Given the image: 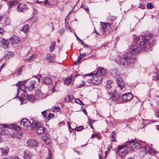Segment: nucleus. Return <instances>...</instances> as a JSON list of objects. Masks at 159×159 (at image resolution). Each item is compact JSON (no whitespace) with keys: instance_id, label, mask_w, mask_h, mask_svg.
<instances>
[{"instance_id":"15","label":"nucleus","mask_w":159,"mask_h":159,"mask_svg":"<svg viewBox=\"0 0 159 159\" xmlns=\"http://www.w3.org/2000/svg\"><path fill=\"white\" fill-rule=\"evenodd\" d=\"M35 82L34 80H31L30 82V85L27 86L26 89H25V91L27 90L31 91L33 89L34 87V84Z\"/></svg>"},{"instance_id":"40","label":"nucleus","mask_w":159,"mask_h":159,"mask_svg":"<svg viewBox=\"0 0 159 159\" xmlns=\"http://www.w3.org/2000/svg\"><path fill=\"white\" fill-rule=\"evenodd\" d=\"M84 129V127L83 126H81L76 127L75 129V130L76 131H80Z\"/></svg>"},{"instance_id":"31","label":"nucleus","mask_w":159,"mask_h":159,"mask_svg":"<svg viewBox=\"0 0 159 159\" xmlns=\"http://www.w3.org/2000/svg\"><path fill=\"white\" fill-rule=\"evenodd\" d=\"M113 82L110 80H108L107 81V84L106 87L108 89H110L112 87V85Z\"/></svg>"},{"instance_id":"13","label":"nucleus","mask_w":159,"mask_h":159,"mask_svg":"<svg viewBox=\"0 0 159 159\" xmlns=\"http://www.w3.org/2000/svg\"><path fill=\"white\" fill-rule=\"evenodd\" d=\"M20 124L25 127H28L31 125L30 121L27 119H23L20 122Z\"/></svg>"},{"instance_id":"7","label":"nucleus","mask_w":159,"mask_h":159,"mask_svg":"<svg viewBox=\"0 0 159 159\" xmlns=\"http://www.w3.org/2000/svg\"><path fill=\"white\" fill-rule=\"evenodd\" d=\"M134 140H132L129 142V147L133 149H140L142 146L139 143L134 142Z\"/></svg>"},{"instance_id":"26","label":"nucleus","mask_w":159,"mask_h":159,"mask_svg":"<svg viewBox=\"0 0 159 159\" xmlns=\"http://www.w3.org/2000/svg\"><path fill=\"white\" fill-rule=\"evenodd\" d=\"M12 41H13L14 43H17L20 41V39L19 37L16 36H13L12 37Z\"/></svg>"},{"instance_id":"30","label":"nucleus","mask_w":159,"mask_h":159,"mask_svg":"<svg viewBox=\"0 0 159 159\" xmlns=\"http://www.w3.org/2000/svg\"><path fill=\"white\" fill-rule=\"evenodd\" d=\"M29 28V25L28 24H25L23 26L21 31L25 33L28 31Z\"/></svg>"},{"instance_id":"17","label":"nucleus","mask_w":159,"mask_h":159,"mask_svg":"<svg viewBox=\"0 0 159 159\" xmlns=\"http://www.w3.org/2000/svg\"><path fill=\"white\" fill-rule=\"evenodd\" d=\"M107 72L106 70L101 67L98 69L97 72V74H99L102 75H105L107 74Z\"/></svg>"},{"instance_id":"34","label":"nucleus","mask_w":159,"mask_h":159,"mask_svg":"<svg viewBox=\"0 0 159 159\" xmlns=\"http://www.w3.org/2000/svg\"><path fill=\"white\" fill-rule=\"evenodd\" d=\"M116 16H111L109 17H108L107 20H108V21L110 23H109L111 25H112V24L111 21H114L115 20H116Z\"/></svg>"},{"instance_id":"49","label":"nucleus","mask_w":159,"mask_h":159,"mask_svg":"<svg viewBox=\"0 0 159 159\" xmlns=\"http://www.w3.org/2000/svg\"><path fill=\"white\" fill-rule=\"evenodd\" d=\"M44 142L47 144H50L51 142L50 139V138L48 139H47L46 141H44Z\"/></svg>"},{"instance_id":"63","label":"nucleus","mask_w":159,"mask_h":159,"mask_svg":"<svg viewBox=\"0 0 159 159\" xmlns=\"http://www.w3.org/2000/svg\"><path fill=\"white\" fill-rule=\"evenodd\" d=\"M75 36L76 37L77 39L79 41H80V40H81L78 36H77V35L75 34Z\"/></svg>"},{"instance_id":"61","label":"nucleus","mask_w":159,"mask_h":159,"mask_svg":"<svg viewBox=\"0 0 159 159\" xmlns=\"http://www.w3.org/2000/svg\"><path fill=\"white\" fill-rule=\"evenodd\" d=\"M93 136H94V137H96L97 138H98L99 137V136L98 134H94Z\"/></svg>"},{"instance_id":"39","label":"nucleus","mask_w":159,"mask_h":159,"mask_svg":"<svg viewBox=\"0 0 159 159\" xmlns=\"http://www.w3.org/2000/svg\"><path fill=\"white\" fill-rule=\"evenodd\" d=\"M84 85H85L84 82L83 81H81L80 83H78L76 84V87L78 88H80Z\"/></svg>"},{"instance_id":"20","label":"nucleus","mask_w":159,"mask_h":159,"mask_svg":"<svg viewBox=\"0 0 159 159\" xmlns=\"http://www.w3.org/2000/svg\"><path fill=\"white\" fill-rule=\"evenodd\" d=\"M0 150L2 152V154H3L5 156H6L8 153L9 149L7 147H6L4 148H0Z\"/></svg>"},{"instance_id":"33","label":"nucleus","mask_w":159,"mask_h":159,"mask_svg":"<svg viewBox=\"0 0 159 159\" xmlns=\"http://www.w3.org/2000/svg\"><path fill=\"white\" fill-rule=\"evenodd\" d=\"M27 96L28 99L31 102H33L36 98L35 97L31 95H27Z\"/></svg>"},{"instance_id":"4","label":"nucleus","mask_w":159,"mask_h":159,"mask_svg":"<svg viewBox=\"0 0 159 159\" xmlns=\"http://www.w3.org/2000/svg\"><path fill=\"white\" fill-rule=\"evenodd\" d=\"M118 88L116 87L115 90L113 91L114 93L112 94V96L111 97V99L114 101H117L120 98V94H121L120 92L119 91Z\"/></svg>"},{"instance_id":"38","label":"nucleus","mask_w":159,"mask_h":159,"mask_svg":"<svg viewBox=\"0 0 159 159\" xmlns=\"http://www.w3.org/2000/svg\"><path fill=\"white\" fill-rule=\"evenodd\" d=\"M147 8L149 9H152L153 8V5L151 3H148L147 4Z\"/></svg>"},{"instance_id":"42","label":"nucleus","mask_w":159,"mask_h":159,"mask_svg":"<svg viewBox=\"0 0 159 159\" xmlns=\"http://www.w3.org/2000/svg\"><path fill=\"white\" fill-rule=\"evenodd\" d=\"M75 101L76 102L79 104L80 105H84L83 102L79 99H76L75 100Z\"/></svg>"},{"instance_id":"19","label":"nucleus","mask_w":159,"mask_h":159,"mask_svg":"<svg viewBox=\"0 0 159 159\" xmlns=\"http://www.w3.org/2000/svg\"><path fill=\"white\" fill-rule=\"evenodd\" d=\"M35 94L36 98H37V99H39L40 98H42L43 96L41 91L38 89H37L36 91L35 92Z\"/></svg>"},{"instance_id":"44","label":"nucleus","mask_w":159,"mask_h":159,"mask_svg":"<svg viewBox=\"0 0 159 159\" xmlns=\"http://www.w3.org/2000/svg\"><path fill=\"white\" fill-rule=\"evenodd\" d=\"M37 2L39 3H41L43 2L44 4L45 5H47L49 4V3L48 2V0H45V1H43L42 2L39 1L38 0H37Z\"/></svg>"},{"instance_id":"47","label":"nucleus","mask_w":159,"mask_h":159,"mask_svg":"<svg viewBox=\"0 0 159 159\" xmlns=\"http://www.w3.org/2000/svg\"><path fill=\"white\" fill-rule=\"evenodd\" d=\"M138 7L142 9H144L145 8V5L141 3L139 4V6Z\"/></svg>"},{"instance_id":"16","label":"nucleus","mask_w":159,"mask_h":159,"mask_svg":"<svg viewBox=\"0 0 159 159\" xmlns=\"http://www.w3.org/2000/svg\"><path fill=\"white\" fill-rule=\"evenodd\" d=\"M54 55L52 54H48L47 55V61L49 62H53L54 60Z\"/></svg>"},{"instance_id":"59","label":"nucleus","mask_w":159,"mask_h":159,"mask_svg":"<svg viewBox=\"0 0 159 159\" xmlns=\"http://www.w3.org/2000/svg\"><path fill=\"white\" fill-rule=\"evenodd\" d=\"M93 122H94V121L92 120H91V121H89V125H92Z\"/></svg>"},{"instance_id":"25","label":"nucleus","mask_w":159,"mask_h":159,"mask_svg":"<svg viewBox=\"0 0 159 159\" xmlns=\"http://www.w3.org/2000/svg\"><path fill=\"white\" fill-rule=\"evenodd\" d=\"M18 3L17 0H12L8 2V5L10 7H11L13 6L16 5Z\"/></svg>"},{"instance_id":"56","label":"nucleus","mask_w":159,"mask_h":159,"mask_svg":"<svg viewBox=\"0 0 159 159\" xmlns=\"http://www.w3.org/2000/svg\"><path fill=\"white\" fill-rule=\"evenodd\" d=\"M4 30L2 28H0V34H2L3 35L4 34Z\"/></svg>"},{"instance_id":"43","label":"nucleus","mask_w":159,"mask_h":159,"mask_svg":"<svg viewBox=\"0 0 159 159\" xmlns=\"http://www.w3.org/2000/svg\"><path fill=\"white\" fill-rule=\"evenodd\" d=\"M54 116V114L50 113L48 115L47 119L48 120H49L50 119L52 118Z\"/></svg>"},{"instance_id":"6","label":"nucleus","mask_w":159,"mask_h":159,"mask_svg":"<svg viewBox=\"0 0 159 159\" xmlns=\"http://www.w3.org/2000/svg\"><path fill=\"white\" fill-rule=\"evenodd\" d=\"M116 82L118 88V90H121L125 86V83L123 79L120 77L117 78L116 80Z\"/></svg>"},{"instance_id":"57","label":"nucleus","mask_w":159,"mask_h":159,"mask_svg":"<svg viewBox=\"0 0 159 159\" xmlns=\"http://www.w3.org/2000/svg\"><path fill=\"white\" fill-rule=\"evenodd\" d=\"M55 108L56 112H58V111H60V109L59 107H55Z\"/></svg>"},{"instance_id":"32","label":"nucleus","mask_w":159,"mask_h":159,"mask_svg":"<svg viewBox=\"0 0 159 159\" xmlns=\"http://www.w3.org/2000/svg\"><path fill=\"white\" fill-rule=\"evenodd\" d=\"M72 77L71 76L66 78L64 80L65 83L66 84H69L71 83L72 80Z\"/></svg>"},{"instance_id":"12","label":"nucleus","mask_w":159,"mask_h":159,"mask_svg":"<svg viewBox=\"0 0 159 159\" xmlns=\"http://www.w3.org/2000/svg\"><path fill=\"white\" fill-rule=\"evenodd\" d=\"M38 144L36 140L31 139H30L27 142V145L30 146H36Z\"/></svg>"},{"instance_id":"37","label":"nucleus","mask_w":159,"mask_h":159,"mask_svg":"<svg viewBox=\"0 0 159 159\" xmlns=\"http://www.w3.org/2000/svg\"><path fill=\"white\" fill-rule=\"evenodd\" d=\"M26 83V81H18V82L17 84H16V85L19 86H23Z\"/></svg>"},{"instance_id":"5","label":"nucleus","mask_w":159,"mask_h":159,"mask_svg":"<svg viewBox=\"0 0 159 159\" xmlns=\"http://www.w3.org/2000/svg\"><path fill=\"white\" fill-rule=\"evenodd\" d=\"M150 46V42L149 41L145 42L141 41L140 42V46L141 48L144 50L148 49Z\"/></svg>"},{"instance_id":"8","label":"nucleus","mask_w":159,"mask_h":159,"mask_svg":"<svg viewBox=\"0 0 159 159\" xmlns=\"http://www.w3.org/2000/svg\"><path fill=\"white\" fill-rule=\"evenodd\" d=\"M28 7L26 5L24 4L20 3L17 7V11L19 12H24L27 11Z\"/></svg>"},{"instance_id":"14","label":"nucleus","mask_w":159,"mask_h":159,"mask_svg":"<svg viewBox=\"0 0 159 159\" xmlns=\"http://www.w3.org/2000/svg\"><path fill=\"white\" fill-rule=\"evenodd\" d=\"M43 83L46 84H50L52 82V79L49 77H44L42 78Z\"/></svg>"},{"instance_id":"23","label":"nucleus","mask_w":159,"mask_h":159,"mask_svg":"<svg viewBox=\"0 0 159 159\" xmlns=\"http://www.w3.org/2000/svg\"><path fill=\"white\" fill-rule=\"evenodd\" d=\"M31 157V154L30 152L27 150H26L24 152V159H30Z\"/></svg>"},{"instance_id":"41","label":"nucleus","mask_w":159,"mask_h":159,"mask_svg":"<svg viewBox=\"0 0 159 159\" xmlns=\"http://www.w3.org/2000/svg\"><path fill=\"white\" fill-rule=\"evenodd\" d=\"M0 131H1V134L2 135L6 134L7 132L6 131L5 129L4 128L0 129Z\"/></svg>"},{"instance_id":"60","label":"nucleus","mask_w":159,"mask_h":159,"mask_svg":"<svg viewBox=\"0 0 159 159\" xmlns=\"http://www.w3.org/2000/svg\"><path fill=\"white\" fill-rule=\"evenodd\" d=\"M84 8L85 10V11H87V12H88V11L89 10L88 7H84Z\"/></svg>"},{"instance_id":"52","label":"nucleus","mask_w":159,"mask_h":159,"mask_svg":"<svg viewBox=\"0 0 159 159\" xmlns=\"http://www.w3.org/2000/svg\"><path fill=\"white\" fill-rule=\"evenodd\" d=\"M49 155L48 156V157L46 158V159H52V158L51 157V155L52 153H51V152L50 151H49L48 152Z\"/></svg>"},{"instance_id":"46","label":"nucleus","mask_w":159,"mask_h":159,"mask_svg":"<svg viewBox=\"0 0 159 159\" xmlns=\"http://www.w3.org/2000/svg\"><path fill=\"white\" fill-rule=\"evenodd\" d=\"M125 147V145H120L119 146L118 148V151L117 152H118L119 151H121L120 150L121 149H123Z\"/></svg>"},{"instance_id":"48","label":"nucleus","mask_w":159,"mask_h":159,"mask_svg":"<svg viewBox=\"0 0 159 159\" xmlns=\"http://www.w3.org/2000/svg\"><path fill=\"white\" fill-rule=\"evenodd\" d=\"M23 66H22V67H20L18 69V75H20L21 74V72H22V68L23 67Z\"/></svg>"},{"instance_id":"27","label":"nucleus","mask_w":159,"mask_h":159,"mask_svg":"<svg viewBox=\"0 0 159 159\" xmlns=\"http://www.w3.org/2000/svg\"><path fill=\"white\" fill-rule=\"evenodd\" d=\"M30 125L32 129H37L39 126H40V125L39 123L33 122Z\"/></svg>"},{"instance_id":"11","label":"nucleus","mask_w":159,"mask_h":159,"mask_svg":"<svg viewBox=\"0 0 159 159\" xmlns=\"http://www.w3.org/2000/svg\"><path fill=\"white\" fill-rule=\"evenodd\" d=\"M101 24V27L103 31L106 32L110 29L111 27V24L109 23H105L100 22Z\"/></svg>"},{"instance_id":"28","label":"nucleus","mask_w":159,"mask_h":159,"mask_svg":"<svg viewBox=\"0 0 159 159\" xmlns=\"http://www.w3.org/2000/svg\"><path fill=\"white\" fill-rule=\"evenodd\" d=\"M119 155L122 157H124L128 152V150L127 149H125L123 151H121L118 152Z\"/></svg>"},{"instance_id":"18","label":"nucleus","mask_w":159,"mask_h":159,"mask_svg":"<svg viewBox=\"0 0 159 159\" xmlns=\"http://www.w3.org/2000/svg\"><path fill=\"white\" fill-rule=\"evenodd\" d=\"M6 128L9 129L12 128L15 130H20V126L18 127L15 124H11V125H6Z\"/></svg>"},{"instance_id":"35","label":"nucleus","mask_w":159,"mask_h":159,"mask_svg":"<svg viewBox=\"0 0 159 159\" xmlns=\"http://www.w3.org/2000/svg\"><path fill=\"white\" fill-rule=\"evenodd\" d=\"M56 43V41L53 42L50 47V51L52 52L54 49Z\"/></svg>"},{"instance_id":"21","label":"nucleus","mask_w":159,"mask_h":159,"mask_svg":"<svg viewBox=\"0 0 159 159\" xmlns=\"http://www.w3.org/2000/svg\"><path fill=\"white\" fill-rule=\"evenodd\" d=\"M45 130V128L40 126L38 128L37 132L38 134H42L44 133Z\"/></svg>"},{"instance_id":"36","label":"nucleus","mask_w":159,"mask_h":159,"mask_svg":"<svg viewBox=\"0 0 159 159\" xmlns=\"http://www.w3.org/2000/svg\"><path fill=\"white\" fill-rule=\"evenodd\" d=\"M115 134L114 133V131H113L112 133H111V140L112 141H116H116L115 139V138L114 137V135Z\"/></svg>"},{"instance_id":"10","label":"nucleus","mask_w":159,"mask_h":159,"mask_svg":"<svg viewBox=\"0 0 159 159\" xmlns=\"http://www.w3.org/2000/svg\"><path fill=\"white\" fill-rule=\"evenodd\" d=\"M120 73L116 69H114L112 70L111 75L112 76L116 79L119 78L121 77Z\"/></svg>"},{"instance_id":"2","label":"nucleus","mask_w":159,"mask_h":159,"mask_svg":"<svg viewBox=\"0 0 159 159\" xmlns=\"http://www.w3.org/2000/svg\"><path fill=\"white\" fill-rule=\"evenodd\" d=\"M152 37V35L150 33H147L143 36H139L138 37H136L134 39V42L136 43H139L140 38H142L144 42L148 41L150 40Z\"/></svg>"},{"instance_id":"24","label":"nucleus","mask_w":159,"mask_h":159,"mask_svg":"<svg viewBox=\"0 0 159 159\" xmlns=\"http://www.w3.org/2000/svg\"><path fill=\"white\" fill-rule=\"evenodd\" d=\"M11 136L13 138H19L20 139L22 137V134L20 133H15L14 134H12Z\"/></svg>"},{"instance_id":"53","label":"nucleus","mask_w":159,"mask_h":159,"mask_svg":"<svg viewBox=\"0 0 159 159\" xmlns=\"http://www.w3.org/2000/svg\"><path fill=\"white\" fill-rule=\"evenodd\" d=\"M65 30L64 29H61L59 31V33L62 35L64 33Z\"/></svg>"},{"instance_id":"29","label":"nucleus","mask_w":159,"mask_h":159,"mask_svg":"<svg viewBox=\"0 0 159 159\" xmlns=\"http://www.w3.org/2000/svg\"><path fill=\"white\" fill-rule=\"evenodd\" d=\"M1 43L3 45L4 47L7 48L8 47L9 44V41L6 40L4 39L1 40Z\"/></svg>"},{"instance_id":"50","label":"nucleus","mask_w":159,"mask_h":159,"mask_svg":"<svg viewBox=\"0 0 159 159\" xmlns=\"http://www.w3.org/2000/svg\"><path fill=\"white\" fill-rule=\"evenodd\" d=\"M72 98V96L71 95L69 96L67 98H65V100L68 101L71 100Z\"/></svg>"},{"instance_id":"3","label":"nucleus","mask_w":159,"mask_h":159,"mask_svg":"<svg viewBox=\"0 0 159 159\" xmlns=\"http://www.w3.org/2000/svg\"><path fill=\"white\" fill-rule=\"evenodd\" d=\"M102 79L100 75L96 74L94 75L92 78L89 80H88V81H90L93 84H98L101 82Z\"/></svg>"},{"instance_id":"58","label":"nucleus","mask_w":159,"mask_h":159,"mask_svg":"<svg viewBox=\"0 0 159 159\" xmlns=\"http://www.w3.org/2000/svg\"><path fill=\"white\" fill-rule=\"evenodd\" d=\"M81 108H83L82 110H83V111L84 113L85 114H87V111H86V109L85 108H83V107H82Z\"/></svg>"},{"instance_id":"62","label":"nucleus","mask_w":159,"mask_h":159,"mask_svg":"<svg viewBox=\"0 0 159 159\" xmlns=\"http://www.w3.org/2000/svg\"><path fill=\"white\" fill-rule=\"evenodd\" d=\"M4 64L2 65L0 67V70L1 71L2 68H3L4 66Z\"/></svg>"},{"instance_id":"54","label":"nucleus","mask_w":159,"mask_h":159,"mask_svg":"<svg viewBox=\"0 0 159 159\" xmlns=\"http://www.w3.org/2000/svg\"><path fill=\"white\" fill-rule=\"evenodd\" d=\"M14 55V53L12 52H9V54H8L9 57H12Z\"/></svg>"},{"instance_id":"9","label":"nucleus","mask_w":159,"mask_h":159,"mask_svg":"<svg viewBox=\"0 0 159 159\" xmlns=\"http://www.w3.org/2000/svg\"><path fill=\"white\" fill-rule=\"evenodd\" d=\"M132 97L133 96L132 93H128L122 94L121 99L124 101H127L131 100Z\"/></svg>"},{"instance_id":"1","label":"nucleus","mask_w":159,"mask_h":159,"mask_svg":"<svg viewBox=\"0 0 159 159\" xmlns=\"http://www.w3.org/2000/svg\"><path fill=\"white\" fill-rule=\"evenodd\" d=\"M130 53H127L124 55L122 57L121 56L118 57L116 59V62L121 66L126 67L129 64L134 63L136 59L132 55L138 54L140 52V48L135 45H132L129 48Z\"/></svg>"},{"instance_id":"51","label":"nucleus","mask_w":159,"mask_h":159,"mask_svg":"<svg viewBox=\"0 0 159 159\" xmlns=\"http://www.w3.org/2000/svg\"><path fill=\"white\" fill-rule=\"evenodd\" d=\"M47 112L46 111H44L41 112V113L43 115V117L45 118L46 117L47 115L46 113Z\"/></svg>"},{"instance_id":"55","label":"nucleus","mask_w":159,"mask_h":159,"mask_svg":"<svg viewBox=\"0 0 159 159\" xmlns=\"http://www.w3.org/2000/svg\"><path fill=\"white\" fill-rule=\"evenodd\" d=\"M81 55H80L78 57V59L76 61V62H79V61L81 60L82 59V57H81Z\"/></svg>"},{"instance_id":"64","label":"nucleus","mask_w":159,"mask_h":159,"mask_svg":"<svg viewBox=\"0 0 159 159\" xmlns=\"http://www.w3.org/2000/svg\"><path fill=\"white\" fill-rule=\"evenodd\" d=\"M12 159H19L18 157L16 156Z\"/></svg>"},{"instance_id":"22","label":"nucleus","mask_w":159,"mask_h":159,"mask_svg":"<svg viewBox=\"0 0 159 159\" xmlns=\"http://www.w3.org/2000/svg\"><path fill=\"white\" fill-rule=\"evenodd\" d=\"M144 148L145 150L147 151L150 154L154 153L155 152L152 147H149L148 145L145 146Z\"/></svg>"},{"instance_id":"45","label":"nucleus","mask_w":159,"mask_h":159,"mask_svg":"<svg viewBox=\"0 0 159 159\" xmlns=\"http://www.w3.org/2000/svg\"><path fill=\"white\" fill-rule=\"evenodd\" d=\"M49 135L48 134H46L45 136H43L42 138L44 141H46L49 138Z\"/></svg>"}]
</instances>
